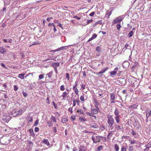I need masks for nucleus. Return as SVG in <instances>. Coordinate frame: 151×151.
<instances>
[{
    "label": "nucleus",
    "mask_w": 151,
    "mask_h": 151,
    "mask_svg": "<svg viewBox=\"0 0 151 151\" xmlns=\"http://www.w3.org/2000/svg\"><path fill=\"white\" fill-rule=\"evenodd\" d=\"M76 99H74L73 100V106H75L76 105Z\"/></svg>",
    "instance_id": "49530a36"
},
{
    "label": "nucleus",
    "mask_w": 151,
    "mask_h": 151,
    "mask_svg": "<svg viewBox=\"0 0 151 151\" xmlns=\"http://www.w3.org/2000/svg\"><path fill=\"white\" fill-rule=\"evenodd\" d=\"M29 132H30V134H31L33 136H35V134L33 130V129H30L29 130Z\"/></svg>",
    "instance_id": "412c9836"
},
{
    "label": "nucleus",
    "mask_w": 151,
    "mask_h": 151,
    "mask_svg": "<svg viewBox=\"0 0 151 151\" xmlns=\"http://www.w3.org/2000/svg\"><path fill=\"white\" fill-rule=\"evenodd\" d=\"M86 114L90 116H93V117L94 116H93L94 114H93L90 113L88 112H86Z\"/></svg>",
    "instance_id": "58836bf2"
},
{
    "label": "nucleus",
    "mask_w": 151,
    "mask_h": 151,
    "mask_svg": "<svg viewBox=\"0 0 151 151\" xmlns=\"http://www.w3.org/2000/svg\"><path fill=\"white\" fill-rule=\"evenodd\" d=\"M66 78L69 81L70 79L69 75L68 73L66 74Z\"/></svg>",
    "instance_id": "c9c22d12"
},
{
    "label": "nucleus",
    "mask_w": 151,
    "mask_h": 151,
    "mask_svg": "<svg viewBox=\"0 0 151 151\" xmlns=\"http://www.w3.org/2000/svg\"><path fill=\"white\" fill-rule=\"evenodd\" d=\"M75 116H71V119H72V120L73 121H74L76 118H75Z\"/></svg>",
    "instance_id": "4d7b16f0"
},
{
    "label": "nucleus",
    "mask_w": 151,
    "mask_h": 151,
    "mask_svg": "<svg viewBox=\"0 0 151 151\" xmlns=\"http://www.w3.org/2000/svg\"><path fill=\"white\" fill-rule=\"evenodd\" d=\"M91 112L93 114H96L98 113V111L97 109H91Z\"/></svg>",
    "instance_id": "a211bd4d"
},
{
    "label": "nucleus",
    "mask_w": 151,
    "mask_h": 151,
    "mask_svg": "<svg viewBox=\"0 0 151 151\" xmlns=\"http://www.w3.org/2000/svg\"><path fill=\"white\" fill-rule=\"evenodd\" d=\"M115 98V95H111V99L112 100L114 99Z\"/></svg>",
    "instance_id": "3c124183"
},
{
    "label": "nucleus",
    "mask_w": 151,
    "mask_h": 151,
    "mask_svg": "<svg viewBox=\"0 0 151 151\" xmlns=\"http://www.w3.org/2000/svg\"><path fill=\"white\" fill-rule=\"evenodd\" d=\"M91 127L94 128H97L98 127L97 126L95 125H90Z\"/></svg>",
    "instance_id": "37998d69"
},
{
    "label": "nucleus",
    "mask_w": 151,
    "mask_h": 151,
    "mask_svg": "<svg viewBox=\"0 0 151 151\" xmlns=\"http://www.w3.org/2000/svg\"><path fill=\"white\" fill-rule=\"evenodd\" d=\"M93 21V20L92 19H90V20H88L87 21V24H89V23H90Z\"/></svg>",
    "instance_id": "680f3d73"
},
{
    "label": "nucleus",
    "mask_w": 151,
    "mask_h": 151,
    "mask_svg": "<svg viewBox=\"0 0 151 151\" xmlns=\"http://www.w3.org/2000/svg\"><path fill=\"white\" fill-rule=\"evenodd\" d=\"M22 111L19 110L18 111H17L15 110H13L11 112L10 114L13 116L15 117L19 115V113Z\"/></svg>",
    "instance_id": "7ed1b4c3"
},
{
    "label": "nucleus",
    "mask_w": 151,
    "mask_h": 151,
    "mask_svg": "<svg viewBox=\"0 0 151 151\" xmlns=\"http://www.w3.org/2000/svg\"><path fill=\"white\" fill-rule=\"evenodd\" d=\"M39 128L38 127H36L35 129V132H37L39 131Z\"/></svg>",
    "instance_id": "ea45409f"
},
{
    "label": "nucleus",
    "mask_w": 151,
    "mask_h": 151,
    "mask_svg": "<svg viewBox=\"0 0 151 151\" xmlns=\"http://www.w3.org/2000/svg\"><path fill=\"white\" fill-rule=\"evenodd\" d=\"M95 14V12H92L91 13L89 14V15L90 16H93Z\"/></svg>",
    "instance_id": "c03bdc74"
},
{
    "label": "nucleus",
    "mask_w": 151,
    "mask_h": 151,
    "mask_svg": "<svg viewBox=\"0 0 151 151\" xmlns=\"http://www.w3.org/2000/svg\"><path fill=\"white\" fill-rule=\"evenodd\" d=\"M32 117H28L27 119V121L28 123L32 122Z\"/></svg>",
    "instance_id": "b1692460"
},
{
    "label": "nucleus",
    "mask_w": 151,
    "mask_h": 151,
    "mask_svg": "<svg viewBox=\"0 0 151 151\" xmlns=\"http://www.w3.org/2000/svg\"><path fill=\"white\" fill-rule=\"evenodd\" d=\"M11 117L9 116H3V121L5 122H8L11 119Z\"/></svg>",
    "instance_id": "6e6552de"
},
{
    "label": "nucleus",
    "mask_w": 151,
    "mask_h": 151,
    "mask_svg": "<svg viewBox=\"0 0 151 151\" xmlns=\"http://www.w3.org/2000/svg\"><path fill=\"white\" fill-rule=\"evenodd\" d=\"M53 27H54L53 31H54V32H55L56 31V27H55V25H54L53 26Z\"/></svg>",
    "instance_id": "338daca9"
},
{
    "label": "nucleus",
    "mask_w": 151,
    "mask_h": 151,
    "mask_svg": "<svg viewBox=\"0 0 151 151\" xmlns=\"http://www.w3.org/2000/svg\"><path fill=\"white\" fill-rule=\"evenodd\" d=\"M79 151H85L86 150V147L83 146H80L79 148Z\"/></svg>",
    "instance_id": "ddd939ff"
},
{
    "label": "nucleus",
    "mask_w": 151,
    "mask_h": 151,
    "mask_svg": "<svg viewBox=\"0 0 151 151\" xmlns=\"http://www.w3.org/2000/svg\"><path fill=\"white\" fill-rule=\"evenodd\" d=\"M93 39H94L92 37H91V38H90L88 40L87 42H89Z\"/></svg>",
    "instance_id": "e2e57ef3"
},
{
    "label": "nucleus",
    "mask_w": 151,
    "mask_h": 151,
    "mask_svg": "<svg viewBox=\"0 0 151 151\" xmlns=\"http://www.w3.org/2000/svg\"><path fill=\"white\" fill-rule=\"evenodd\" d=\"M115 127V128L118 131H121V130L123 129V128L122 126H120L117 124H115L114 125Z\"/></svg>",
    "instance_id": "1a4fd4ad"
},
{
    "label": "nucleus",
    "mask_w": 151,
    "mask_h": 151,
    "mask_svg": "<svg viewBox=\"0 0 151 151\" xmlns=\"http://www.w3.org/2000/svg\"><path fill=\"white\" fill-rule=\"evenodd\" d=\"M108 123L110 127H111L114 123V118L111 115H109L107 116Z\"/></svg>",
    "instance_id": "f03ea898"
},
{
    "label": "nucleus",
    "mask_w": 151,
    "mask_h": 151,
    "mask_svg": "<svg viewBox=\"0 0 151 151\" xmlns=\"http://www.w3.org/2000/svg\"><path fill=\"white\" fill-rule=\"evenodd\" d=\"M51 119L54 122H56V118L53 116H52L51 118Z\"/></svg>",
    "instance_id": "a878e982"
},
{
    "label": "nucleus",
    "mask_w": 151,
    "mask_h": 151,
    "mask_svg": "<svg viewBox=\"0 0 151 151\" xmlns=\"http://www.w3.org/2000/svg\"><path fill=\"white\" fill-rule=\"evenodd\" d=\"M68 111L70 112L71 113H73V111H72V108H69V109H68Z\"/></svg>",
    "instance_id": "052dcab7"
},
{
    "label": "nucleus",
    "mask_w": 151,
    "mask_h": 151,
    "mask_svg": "<svg viewBox=\"0 0 151 151\" xmlns=\"http://www.w3.org/2000/svg\"><path fill=\"white\" fill-rule=\"evenodd\" d=\"M68 121V120L67 118H63L62 119V122L63 123H65Z\"/></svg>",
    "instance_id": "4be33fe9"
},
{
    "label": "nucleus",
    "mask_w": 151,
    "mask_h": 151,
    "mask_svg": "<svg viewBox=\"0 0 151 151\" xmlns=\"http://www.w3.org/2000/svg\"><path fill=\"white\" fill-rule=\"evenodd\" d=\"M129 150L130 151H132L133 150V147L132 146H130L129 147Z\"/></svg>",
    "instance_id": "bf43d9fd"
},
{
    "label": "nucleus",
    "mask_w": 151,
    "mask_h": 151,
    "mask_svg": "<svg viewBox=\"0 0 151 151\" xmlns=\"http://www.w3.org/2000/svg\"><path fill=\"white\" fill-rule=\"evenodd\" d=\"M54 65L56 67H59L60 66V63L58 62L54 63Z\"/></svg>",
    "instance_id": "e433bc0d"
},
{
    "label": "nucleus",
    "mask_w": 151,
    "mask_h": 151,
    "mask_svg": "<svg viewBox=\"0 0 151 151\" xmlns=\"http://www.w3.org/2000/svg\"><path fill=\"white\" fill-rule=\"evenodd\" d=\"M52 104L54 106V107L55 109H57V104H55V102L54 101H52Z\"/></svg>",
    "instance_id": "72a5a7b5"
},
{
    "label": "nucleus",
    "mask_w": 151,
    "mask_h": 151,
    "mask_svg": "<svg viewBox=\"0 0 151 151\" xmlns=\"http://www.w3.org/2000/svg\"><path fill=\"white\" fill-rule=\"evenodd\" d=\"M112 12V10H111L110 11V12H106V14L108 15V18H109V17H110V15L111 14Z\"/></svg>",
    "instance_id": "aec40b11"
},
{
    "label": "nucleus",
    "mask_w": 151,
    "mask_h": 151,
    "mask_svg": "<svg viewBox=\"0 0 151 151\" xmlns=\"http://www.w3.org/2000/svg\"><path fill=\"white\" fill-rule=\"evenodd\" d=\"M79 120L81 122H84L86 121V119L84 117H80L79 118Z\"/></svg>",
    "instance_id": "2eb2a0df"
},
{
    "label": "nucleus",
    "mask_w": 151,
    "mask_h": 151,
    "mask_svg": "<svg viewBox=\"0 0 151 151\" xmlns=\"http://www.w3.org/2000/svg\"><path fill=\"white\" fill-rule=\"evenodd\" d=\"M65 89V86L64 85H62L60 87V90L62 91H63Z\"/></svg>",
    "instance_id": "c756f323"
},
{
    "label": "nucleus",
    "mask_w": 151,
    "mask_h": 151,
    "mask_svg": "<svg viewBox=\"0 0 151 151\" xmlns=\"http://www.w3.org/2000/svg\"><path fill=\"white\" fill-rule=\"evenodd\" d=\"M131 133L132 135H134L136 134L137 132H135L133 130H132Z\"/></svg>",
    "instance_id": "864d4df0"
},
{
    "label": "nucleus",
    "mask_w": 151,
    "mask_h": 151,
    "mask_svg": "<svg viewBox=\"0 0 151 151\" xmlns=\"http://www.w3.org/2000/svg\"><path fill=\"white\" fill-rule=\"evenodd\" d=\"M41 142L46 145L48 146L50 145L49 142L48 141V140L46 139H44L42 142Z\"/></svg>",
    "instance_id": "f8f14e48"
},
{
    "label": "nucleus",
    "mask_w": 151,
    "mask_h": 151,
    "mask_svg": "<svg viewBox=\"0 0 151 151\" xmlns=\"http://www.w3.org/2000/svg\"><path fill=\"white\" fill-rule=\"evenodd\" d=\"M134 34V32L132 31H131L128 34L129 37H132Z\"/></svg>",
    "instance_id": "393cba45"
},
{
    "label": "nucleus",
    "mask_w": 151,
    "mask_h": 151,
    "mask_svg": "<svg viewBox=\"0 0 151 151\" xmlns=\"http://www.w3.org/2000/svg\"><path fill=\"white\" fill-rule=\"evenodd\" d=\"M52 75V72H50L47 74V76H48V77L49 78H51Z\"/></svg>",
    "instance_id": "5701e85b"
},
{
    "label": "nucleus",
    "mask_w": 151,
    "mask_h": 151,
    "mask_svg": "<svg viewBox=\"0 0 151 151\" xmlns=\"http://www.w3.org/2000/svg\"><path fill=\"white\" fill-rule=\"evenodd\" d=\"M63 98V99H64L66 98V97H68L67 96V95H62Z\"/></svg>",
    "instance_id": "774afa93"
},
{
    "label": "nucleus",
    "mask_w": 151,
    "mask_h": 151,
    "mask_svg": "<svg viewBox=\"0 0 151 151\" xmlns=\"http://www.w3.org/2000/svg\"><path fill=\"white\" fill-rule=\"evenodd\" d=\"M77 83L75 84V85L74 86H73V88L74 89V90H75L76 93V94H78V90L77 88H76V87L77 86Z\"/></svg>",
    "instance_id": "4468645a"
},
{
    "label": "nucleus",
    "mask_w": 151,
    "mask_h": 151,
    "mask_svg": "<svg viewBox=\"0 0 151 151\" xmlns=\"http://www.w3.org/2000/svg\"><path fill=\"white\" fill-rule=\"evenodd\" d=\"M126 149L124 146H122L121 149L122 151H126Z\"/></svg>",
    "instance_id": "de8ad7c7"
},
{
    "label": "nucleus",
    "mask_w": 151,
    "mask_h": 151,
    "mask_svg": "<svg viewBox=\"0 0 151 151\" xmlns=\"http://www.w3.org/2000/svg\"><path fill=\"white\" fill-rule=\"evenodd\" d=\"M92 139L94 143H96L97 142L100 141L101 139H100V136H97L96 137V139L94 137V136L93 135L92 136Z\"/></svg>",
    "instance_id": "20e7f679"
},
{
    "label": "nucleus",
    "mask_w": 151,
    "mask_h": 151,
    "mask_svg": "<svg viewBox=\"0 0 151 151\" xmlns=\"http://www.w3.org/2000/svg\"><path fill=\"white\" fill-rule=\"evenodd\" d=\"M47 124H48L49 127H50L53 125L52 122L50 121H48L47 122Z\"/></svg>",
    "instance_id": "bb28decb"
},
{
    "label": "nucleus",
    "mask_w": 151,
    "mask_h": 151,
    "mask_svg": "<svg viewBox=\"0 0 151 151\" xmlns=\"http://www.w3.org/2000/svg\"><path fill=\"white\" fill-rule=\"evenodd\" d=\"M18 89V87L16 85H15L14 86V90L15 91H17V90Z\"/></svg>",
    "instance_id": "a18cd8bd"
},
{
    "label": "nucleus",
    "mask_w": 151,
    "mask_h": 151,
    "mask_svg": "<svg viewBox=\"0 0 151 151\" xmlns=\"http://www.w3.org/2000/svg\"><path fill=\"white\" fill-rule=\"evenodd\" d=\"M116 27H117V29L118 30H119L120 29L121 27V26L120 24H117L116 25Z\"/></svg>",
    "instance_id": "7c9ffc66"
},
{
    "label": "nucleus",
    "mask_w": 151,
    "mask_h": 151,
    "mask_svg": "<svg viewBox=\"0 0 151 151\" xmlns=\"http://www.w3.org/2000/svg\"><path fill=\"white\" fill-rule=\"evenodd\" d=\"M131 84L132 86L134 87V89L135 88L137 87L138 86L139 83L137 81L134 80L132 82V83Z\"/></svg>",
    "instance_id": "423d86ee"
},
{
    "label": "nucleus",
    "mask_w": 151,
    "mask_h": 151,
    "mask_svg": "<svg viewBox=\"0 0 151 151\" xmlns=\"http://www.w3.org/2000/svg\"><path fill=\"white\" fill-rule=\"evenodd\" d=\"M39 80L42 79L44 78V75L41 74L39 76Z\"/></svg>",
    "instance_id": "f704fd0d"
},
{
    "label": "nucleus",
    "mask_w": 151,
    "mask_h": 151,
    "mask_svg": "<svg viewBox=\"0 0 151 151\" xmlns=\"http://www.w3.org/2000/svg\"><path fill=\"white\" fill-rule=\"evenodd\" d=\"M128 90L129 91L131 92H132L133 91V88H129Z\"/></svg>",
    "instance_id": "69168bd1"
},
{
    "label": "nucleus",
    "mask_w": 151,
    "mask_h": 151,
    "mask_svg": "<svg viewBox=\"0 0 151 151\" xmlns=\"http://www.w3.org/2000/svg\"><path fill=\"white\" fill-rule=\"evenodd\" d=\"M39 123V119H37L35 122L34 124V126H37Z\"/></svg>",
    "instance_id": "c85d7f7f"
},
{
    "label": "nucleus",
    "mask_w": 151,
    "mask_h": 151,
    "mask_svg": "<svg viewBox=\"0 0 151 151\" xmlns=\"http://www.w3.org/2000/svg\"><path fill=\"white\" fill-rule=\"evenodd\" d=\"M122 20V19L121 17H118L114 20V24H115L118 23H120L121 22Z\"/></svg>",
    "instance_id": "0eeeda50"
},
{
    "label": "nucleus",
    "mask_w": 151,
    "mask_h": 151,
    "mask_svg": "<svg viewBox=\"0 0 151 151\" xmlns=\"http://www.w3.org/2000/svg\"><path fill=\"white\" fill-rule=\"evenodd\" d=\"M7 49L4 48L3 47H0V52L2 54H4L7 52Z\"/></svg>",
    "instance_id": "9b49d317"
},
{
    "label": "nucleus",
    "mask_w": 151,
    "mask_h": 151,
    "mask_svg": "<svg viewBox=\"0 0 151 151\" xmlns=\"http://www.w3.org/2000/svg\"><path fill=\"white\" fill-rule=\"evenodd\" d=\"M80 99L81 100V101H84V98L83 96H81L80 97Z\"/></svg>",
    "instance_id": "6e6d98bb"
},
{
    "label": "nucleus",
    "mask_w": 151,
    "mask_h": 151,
    "mask_svg": "<svg viewBox=\"0 0 151 151\" xmlns=\"http://www.w3.org/2000/svg\"><path fill=\"white\" fill-rule=\"evenodd\" d=\"M114 114L116 116V117H115V120L118 124H120L119 123L121 122L119 118L120 117V116L119 115V111L118 109H116L115 110Z\"/></svg>",
    "instance_id": "f257e3e1"
},
{
    "label": "nucleus",
    "mask_w": 151,
    "mask_h": 151,
    "mask_svg": "<svg viewBox=\"0 0 151 151\" xmlns=\"http://www.w3.org/2000/svg\"><path fill=\"white\" fill-rule=\"evenodd\" d=\"M145 146L146 147V148L145 149L144 151H148L149 148L151 146V141H150Z\"/></svg>",
    "instance_id": "9d476101"
},
{
    "label": "nucleus",
    "mask_w": 151,
    "mask_h": 151,
    "mask_svg": "<svg viewBox=\"0 0 151 151\" xmlns=\"http://www.w3.org/2000/svg\"><path fill=\"white\" fill-rule=\"evenodd\" d=\"M54 25H55L53 23H49L48 24V26L50 27L51 26H53Z\"/></svg>",
    "instance_id": "13d9d810"
},
{
    "label": "nucleus",
    "mask_w": 151,
    "mask_h": 151,
    "mask_svg": "<svg viewBox=\"0 0 151 151\" xmlns=\"http://www.w3.org/2000/svg\"><path fill=\"white\" fill-rule=\"evenodd\" d=\"M114 148L115 150L116 151H118L119 150V147L117 144H115L114 145Z\"/></svg>",
    "instance_id": "cd10ccee"
},
{
    "label": "nucleus",
    "mask_w": 151,
    "mask_h": 151,
    "mask_svg": "<svg viewBox=\"0 0 151 151\" xmlns=\"http://www.w3.org/2000/svg\"><path fill=\"white\" fill-rule=\"evenodd\" d=\"M97 35L96 34L94 33V34H93L92 35V37H93V38L94 39L97 37Z\"/></svg>",
    "instance_id": "4c0bfd02"
},
{
    "label": "nucleus",
    "mask_w": 151,
    "mask_h": 151,
    "mask_svg": "<svg viewBox=\"0 0 151 151\" xmlns=\"http://www.w3.org/2000/svg\"><path fill=\"white\" fill-rule=\"evenodd\" d=\"M97 22V24H101L102 23V20H101L99 21H98V22Z\"/></svg>",
    "instance_id": "603ef678"
},
{
    "label": "nucleus",
    "mask_w": 151,
    "mask_h": 151,
    "mask_svg": "<svg viewBox=\"0 0 151 151\" xmlns=\"http://www.w3.org/2000/svg\"><path fill=\"white\" fill-rule=\"evenodd\" d=\"M110 74L111 75H115L116 73V71H112L110 72Z\"/></svg>",
    "instance_id": "2f4dec72"
},
{
    "label": "nucleus",
    "mask_w": 151,
    "mask_h": 151,
    "mask_svg": "<svg viewBox=\"0 0 151 151\" xmlns=\"http://www.w3.org/2000/svg\"><path fill=\"white\" fill-rule=\"evenodd\" d=\"M25 75V74L24 73H21L20 74H19L18 75V77L22 79H23L24 78V76Z\"/></svg>",
    "instance_id": "f3484780"
},
{
    "label": "nucleus",
    "mask_w": 151,
    "mask_h": 151,
    "mask_svg": "<svg viewBox=\"0 0 151 151\" xmlns=\"http://www.w3.org/2000/svg\"><path fill=\"white\" fill-rule=\"evenodd\" d=\"M94 103L96 104V106H99V103L96 100H95L94 101Z\"/></svg>",
    "instance_id": "79ce46f5"
},
{
    "label": "nucleus",
    "mask_w": 151,
    "mask_h": 151,
    "mask_svg": "<svg viewBox=\"0 0 151 151\" xmlns=\"http://www.w3.org/2000/svg\"><path fill=\"white\" fill-rule=\"evenodd\" d=\"M103 148V147L102 145H101L99 146L97 148V150L98 151H100L102 150Z\"/></svg>",
    "instance_id": "473e14b6"
},
{
    "label": "nucleus",
    "mask_w": 151,
    "mask_h": 151,
    "mask_svg": "<svg viewBox=\"0 0 151 151\" xmlns=\"http://www.w3.org/2000/svg\"><path fill=\"white\" fill-rule=\"evenodd\" d=\"M62 49V47H60V48H58V49H56V50H54L53 51L54 52H56V51H59L60 50Z\"/></svg>",
    "instance_id": "8fccbe9b"
},
{
    "label": "nucleus",
    "mask_w": 151,
    "mask_h": 151,
    "mask_svg": "<svg viewBox=\"0 0 151 151\" xmlns=\"http://www.w3.org/2000/svg\"><path fill=\"white\" fill-rule=\"evenodd\" d=\"M77 112L80 114H82L83 115H84L85 114L83 112V110L80 109L78 110L77 111Z\"/></svg>",
    "instance_id": "6ab92c4d"
},
{
    "label": "nucleus",
    "mask_w": 151,
    "mask_h": 151,
    "mask_svg": "<svg viewBox=\"0 0 151 151\" xmlns=\"http://www.w3.org/2000/svg\"><path fill=\"white\" fill-rule=\"evenodd\" d=\"M137 105L136 104H134L130 106L129 107V108L130 109L131 108L132 109H135L137 108Z\"/></svg>",
    "instance_id": "dca6fc26"
},
{
    "label": "nucleus",
    "mask_w": 151,
    "mask_h": 151,
    "mask_svg": "<svg viewBox=\"0 0 151 151\" xmlns=\"http://www.w3.org/2000/svg\"><path fill=\"white\" fill-rule=\"evenodd\" d=\"M28 144L31 146H32L33 145V142L31 141H29Z\"/></svg>",
    "instance_id": "a19ab883"
},
{
    "label": "nucleus",
    "mask_w": 151,
    "mask_h": 151,
    "mask_svg": "<svg viewBox=\"0 0 151 151\" xmlns=\"http://www.w3.org/2000/svg\"><path fill=\"white\" fill-rule=\"evenodd\" d=\"M57 26H59L60 27V28H61L62 29H63V28L62 27V25L60 24V23H59V24H58L57 25Z\"/></svg>",
    "instance_id": "0e129e2a"
},
{
    "label": "nucleus",
    "mask_w": 151,
    "mask_h": 151,
    "mask_svg": "<svg viewBox=\"0 0 151 151\" xmlns=\"http://www.w3.org/2000/svg\"><path fill=\"white\" fill-rule=\"evenodd\" d=\"M81 88H82L83 90L85 88V85L83 84H82Z\"/></svg>",
    "instance_id": "5fc2aeb1"
},
{
    "label": "nucleus",
    "mask_w": 151,
    "mask_h": 151,
    "mask_svg": "<svg viewBox=\"0 0 151 151\" xmlns=\"http://www.w3.org/2000/svg\"><path fill=\"white\" fill-rule=\"evenodd\" d=\"M109 67H108L104 68L101 71L98 73H96V74L97 76H99L101 74H103L107 71L109 69Z\"/></svg>",
    "instance_id": "39448f33"
},
{
    "label": "nucleus",
    "mask_w": 151,
    "mask_h": 151,
    "mask_svg": "<svg viewBox=\"0 0 151 151\" xmlns=\"http://www.w3.org/2000/svg\"><path fill=\"white\" fill-rule=\"evenodd\" d=\"M53 131L55 133H56L57 132V129H56V128L55 127H53Z\"/></svg>",
    "instance_id": "09e8293b"
}]
</instances>
